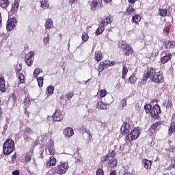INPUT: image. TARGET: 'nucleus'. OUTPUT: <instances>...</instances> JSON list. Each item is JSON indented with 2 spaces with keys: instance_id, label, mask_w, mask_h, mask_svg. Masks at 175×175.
Instances as JSON below:
<instances>
[{
  "instance_id": "nucleus-1",
  "label": "nucleus",
  "mask_w": 175,
  "mask_h": 175,
  "mask_svg": "<svg viewBox=\"0 0 175 175\" xmlns=\"http://www.w3.org/2000/svg\"><path fill=\"white\" fill-rule=\"evenodd\" d=\"M120 131L122 135H127L125 137V142H129V143H132L133 140L139 139V136H140L139 129H134L131 131V124L129 122H124ZM129 132L131 133H129Z\"/></svg>"
},
{
  "instance_id": "nucleus-2",
  "label": "nucleus",
  "mask_w": 175,
  "mask_h": 175,
  "mask_svg": "<svg viewBox=\"0 0 175 175\" xmlns=\"http://www.w3.org/2000/svg\"><path fill=\"white\" fill-rule=\"evenodd\" d=\"M150 77H152V81L154 83H163L164 81L163 75H161V72L157 71L155 68L148 69L145 76L142 78L143 83L144 84V81H147V79H150Z\"/></svg>"
},
{
  "instance_id": "nucleus-3",
  "label": "nucleus",
  "mask_w": 175,
  "mask_h": 175,
  "mask_svg": "<svg viewBox=\"0 0 175 175\" xmlns=\"http://www.w3.org/2000/svg\"><path fill=\"white\" fill-rule=\"evenodd\" d=\"M68 170H69V163L67 161H61L56 167L51 168L52 173L59 175L66 174Z\"/></svg>"
},
{
  "instance_id": "nucleus-4",
  "label": "nucleus",
  "mask_w": 175,
  "mask_h": 175,
  "mask_svg": "<svg viewBox=\"0 0 175 175\" xmlns=\"http://www.w3.org/2000/svg\"><path fill=\"white\" fill-rule=\"evenodd\" d=\"M14 150H16L14 141L11 138L7 139L3 145V154L4 155H10Z\"/></svg>"
},
{
  "instance_id": "nucleus-5",
  "label": "nucleus",
  "mask_w": 175,
  "mask_h": 175,
  "mask_svg": "<svg viewBox=\"0 0 175 175\" xmlns=\"http://www.w3.org/2000/svg\"><path fill=\"white\" fill-rule=\"evenodd\" d=\"M23 137L25 142H29L31 140V135H33V130L30 127H25L23 131Z\"/></svg>"
},
{
  "instance_id": "nucleus-6",
  "label": "nucleus",
  "mask_w": 175,
  "mask_h": 175,
  "mask_svg": "<svg viewBox=\"0 0 175 175\" xmlns=\"http://www.w3.org/2000/svg\"><path fill=\"white\" fill-rule=\"evenodd\" d=\"M53 122H59L64 120V114L59 109H56L55 113L52 116Z\"/></svg>"
},
{
  "instance_id": "nucleus-7",
  "label": "nucleus",
  "mask_w": 175,
  "mask_h": 175,
  "mask_svg": "<svg viewBox=\"0 0 175 175\" xmlns=\"http://www.w3.org/2000/svg\"><path fill=\"white\" fill-rule=\"evenodd\" d=\"M17 25V19L16 18H10L8 20V23L6 25L7 31L10 32L14 27Z\"/></svg>"
},
{
  "instance_id": "nucleus-8",
  "label": "nucleus",
  "mask_w": 175,
  "mask_h": 175,
  "mask_svg": "<svg viewBox=\"0 0 175 175\" xmlns=\"http://www.w3.org/2000/svg\"><path fill=\"white\" fill-rule=\"evenodd\" d=\"M81 131L83 133V137L85 140H88V142H91V139H92V135H91V131L87 129L85 126H83L81 128Z\"/></svg>"
},
{
  "instance_id": "nucleus-9",
  "label": "nucleus",
  "mask_w": 175,
  "mask_h": 175,
  "mask_svg": "<svg viewBox=\"0 0 175 175\" xmlns=\"http://www.w3.org/2000/svg\"><path fill=\"white\" fill-rule=\"evenodd\" d=\"M161 114V107L159 105L157 104L152 108V111L150 112V116L153 118H157Z\"/></svg>"
},
{
  "instance_id": "nucleus-10",
  "label": "nucleus",
  "mask_w": 175,
  "mask_h": 175,
  "mask_svg": "<svg viewBox=\"0 0 175 175\" xmlns=\"http://www.w3.org/2000/svg\"><path fill=\"white\" fill-rule=\"evenodd\" d=\"M122 49L124 50V53L127 57L133 54V49H132V46L128 44H122Z\"/></svg>"
},
{
  "instance_id": "nucleus-11",
  "label": "nucleus",
  "mask_w": 175,
  "mask_h": 175,
  "mask_svg": "<svg viewBox=\"0 0 175 175\" xmlns=\"http://www.w3.org/2000/svg\"><path fill=\"white\" fill-rule=\"evenodd\" d=\"M63 135L67 138L72 137L75 135V131L71 127H67L64 130Z\"/></svg>"
},
{
  "instance_id": "nucleus-12",
  "label": "nucleus",
  "mask_w": 175,
  "mask_h": 175,
  "mask_svg": "<svg viewBox=\"0 0 175 175\" xmlns=\"http://www.w3.org/2000/svg\"><path fill=\"white\" fill-rule=\"evenodd\" d=\"M57 164V159L54 157V156H51L49 157V160H48L46 163V167H51V166H55Z\"/></svg>"
},
{
  "instance_id": "nucleus-13",
  "label": "nucleus",
  "mask_w": 175,
  "mask_h": 175,
  "mask_svg": "<svg viewBox=\"0 0 175 175\" xmlns=\"http://www.w3.org/2000/svg\"><path fill=\"white\" fill-rule=\"evenodd\" d=\"M34 55L35 53H33V51H31L26 55L25 62L27 63V66H31V65H32V56Z\"/></svg>"
},
{
  "instance_id": "nucleus-14",
  "label": "nucleus",
  "mask_w": 175,
  "mask_h": 175,
  "mask_svg": "<svg viewBox=\"0 0 175 175\" xmlns=\"http://www.w3.org/2000/svg\"><path fill=\"white\" fill-rule=\"evenodd\" d=\"M142 165L144 169L147 170L151 169V166H152V160H148L147 159H144L142 161Z\"/></svg>"
},
{
  "instance_id": "nucleus-15",
  "label": "nucleus",
  "mask_w": 175,
  "mask_h": 175,
  "mask_svg": "<svg viewBox=\"0 0 175 175\" xmlns=\"http://www.w3.org/2000/svg\"><path fill=\"white\" fill-rule=\"evenodd\" d=\"M18 2H20V0H15L14 2V4L12 6L11 12L12 13H17L18 10V8L20 6V4H18Z\"/></svg>"
},
{
  "instance_id": "nucleus-16",
  "label": "nucleus",
  "mask_w": 175,
  "mask_h": 175,
  "mask_svg": "<svg viewBox=\"0 0 175 175\" xmlns=\"http://www.w3.org/2000/svg\"><path fill=\"white\" fill-rule=\"evenodd\" d=\"M98 3L96 0H93L90 3V6L92 12H95L96 10V8L98 7Z\"/></svg>"
},
{
  "instance_id": "nucleus-17",
  "label": "nucleus",
  "mask_w": 175,
  "mask_h": 175,
  "mask_svg": "<svg viewBox=\"0 0 175 175\" xmlns=\"http://www.w3.org/2000/svg\"><path fill=\"white\" fill-rule=\"evenodd\" d=\"M175 132V122L170 123V129H168V136H172Z\"/></svg>"
},
{
  "instance_id": "nucleus-18",
  "label": "nucleus",
  "mask_w": 175,
  "mask_h": 175,
  "mask_svg": "<svg viewBox=\"0 0 175 175\" xmlns=\"http://www.w3.org/2000/svg\"><path fill=\"white\" fill-rule=\"evenodd\" d=\"M172 59V54H167L165 56H163L161 57V64H166L167 62H169Z\"/></svg>"
},
{
  "instance_id": "nucleus-19",
  "label": "nucleus",
  "mask_w": 175,
  "mask_h": 175,
  "mask_svg": "<svg viewBox=\"0 0 175 175\" xmlns=\"http://www.w3.org/2000/svg\"><path fill=\"white\" fill-rule=\"evenodd\" d=\"M97 109H100V110H107V105H106V104L102 101H98L97 103Z\"/></svg>"
},
{
  "instance_id": "nucleus-20",
  "label": "nucleus",
  "mask_w": 175,
  "mask_h": 175,
  "mask_svg": "<svg viewBox=\"0 0 175 175\" xmlns=\"http://www.w3.org/2000/svg\"><path fill=\"white\" fill-rule=\"evenodd\" d=\"M54 27V25L53 23V20L51 19H47V21L45 23V28L46 29H51Z\"/></svg>"
},
{
  "instance_id": "nucleus-21",
  "label": "nucleus",
  "mask_w": 175,
  "mask_h": 175,
  "mask_svg": "<svg viewBox=\"0 0 175 175\" xmlns=\"http://www.w3.org/2000/svg\"><path fill=\"white\" fill-rule=\"evenodd\" d=\"M50 43V34L44 33L43 37V44L44 46H47Z\"/></svg>"
},
{
  "instance_id": "nucleus-22",
  "label": "nucleus",
  "mask_w": 175,
  "mask_h": 175,
  "mask_svg": "<svg viewBox=\"0 0 175 175\" xmlns=\"http://www.w3.org/2000/svg\"><path fill=\"white\" fill-rule=\"evenodd\" d=\"M163 105V106H166L167 108L170 107V109H172V107H173V102L172 101V99H170V98L165 100Z\"/></svg>"
},
{
  "instance_id": "nucleus-23",
  "label": "nucleus",
  "mask_w": 175,
  "mask_h": 175,
  "mask_svg": "<svg viewBox=\"0 0 175 175\" xmlns=\"http://www.w3.org/2000/svg\"><path fill=\"white\" fill-rule=\"evenodd\" d=\"M175 46V42L174 41H167L165 42V49H174Z\"/></svg>"
},
{
  "instance_id": "nucleus-24",
  "label": "nucleus",
  "mask_w": 175,
  "mask_h": 175,
  "mask_svg": "<svg viewBox=\"0 0 175 175\" xmlns=\"http://www.w3.org/2000/svg\"><path fill=\"white\" fill-rule=\"evenodd\" d=\"M25 108L28 109L29 105H31V96L29 94L24 100Z\"/></svg>"
},
{
  "instance_id": "nucleus-25",
  "label": "nucleus",
  "mask_w": 175,
  "mask_h": 175,
  "mask_svg": "<svg viewBox=\"0 0 175 175\" xmlns=\"http://www.w3.org/2000/svg\"><path fill=\"white\" fill-rule=\"evenodd\" d=\"M145 111L147 114L151 116V112L152 111V105L151 104H148L144 106Z\"/></svg>"
},
{
  "instance_id": "nucleus-26",
  "label": "nucleus",
  "mask_w": 175,
  "mask_h": 175,
  "mask_svg": "<svg viewBox=\"0 0 175 175\" xmlns=\"http://www.w3.org/2000/svg\"><path fill=\"white\" fill-rule=\"evenodd\" d=\"M8 6H9V0L0 1V8H2V9H6Z\"/></svg>"
},
{
  "instance_id": "nucleus-27",
  "label": "nucleus",
  "mask_w": 175,
  "mask_h": 175,
  "mask_svg": "<svg viewBox=\"0 0 175 175\" xmlns=\"http://www.w3.org/2000/svg\"><path fill=\"white\" fill-rule=\"evenodd\" d=\"M161 125H162V122H156L150 126V129H151L152 131H157V129L158 128V126H161Z\"/></svg>"
},
{
  "instance_id": "nucleus-28",
  "label": "nucleus",
  "mask_w": 175,
  "mask_h": 175,
  "mask_svg": "<svg viewBox=\"0 0 175 175\" xmlns=\"http://www.w3.org/2000/svg\"><path fill=\"white\" fill-rule=\"evenodd\" d=\"M40 3L42 9H47L50 6V3L47 0H42Z\"/></svg>"
},
{
  "instance_id": "nucleus-29",
  "label": "nucleus",
  "mask_w": 175,
  "mask_h": 175,
  "mask_svg": "<svg viewBox=\"0 0 175 175\" xmlns=\"http://www.w3.org/2000/svg\"><path fill=\"white\" fill-rule=\"evenodd\" d=\"M102 58H103V57L102 56V53L100 51H96L95 53L96 61H97V62H99V61H102Z\"/></svg>"
},
{
  "instance_id": "nucleus-30",
  "label": "nucleus",
  "mask_w": 175,
  "mask_h": 175,
  "mask_svg": "<svg viewBox=\"0 0 175 175\" xmlns=\"http://www.w3.org/2000/svg\"><path fill=\"white\" fill-rule=\"evenodd\" d=\"M142 16L139 14L135 15L132 17V21L135 23L137 24L139 21H141Z\"/></svg>"
},
{
  "instance_id": "nucleus-31",
  "label": "nucleus",
  "mask_w": 175,
  "mask_h": 175,
  "mask_svg": "<svg viewBox=\"0 0 175 175\" xmlns=\"http://www.w3.org/2000/svg\"><path fill=\"white\" fill-rule=\"evenodd\" d=\"M159 16H161V17H166V16H167V10L159 9Z\"/></svg>"
},
{
  "instance_id": "nucleus-32",
  "label": "nucleus",
  "mask_w": 175,
  "mask_h": 175,
  "mask_svg": "<svg viewBox=\"0 0 175 175\" xmlns=\"http://www.w3.org/2000/svg\"><path fill=\"white\" fill-rule=\"evenodd\" d=\"M137 81V78H136V75L135 74H133L130 77H129V82L131 84H135Z\"/></svg>"
},
{
  "instance_id": "nucleus-33",
  "label": "nucleus",
  "mask_w": 175,
  "mask_h": 175,
  "mask_svg": "<svg viewBox=\"0 0 175 175\" xmlns=\"http://www.w3.org/2000/svg\"><path fill=\"white\" fill-rule=\"evenodd\" d=\"M50 155H54L55 154V150H54V145L51 144L48 146Z\"/></svg>"
},
{
  "instance_id": "nucleus-34",
  "label": "nucleus",
  "mask_w": 175,
  "mask_h": 175,
  "mask_svg": "<svg viewBox=\"0 0 175 175\" xmlns=\"http://www.w3.org/2000/svg\"><path fill=\"white\" fill-rule=\"evenodd\" d=\"M108 165L110 167H116L117 166V160H109Z\"/></svg>"
},
{
  "instance_id": "nucleus-35",
  "label": "nucleus",
  "mask_w": 175,
  "mask_h": 175,
  "mask_svg": "<svg viewBox=\"0 0 175 175\" xmlns=\"http://www.w3.org/2000/svg\"><path fill=\"white\" fill-rule=\"evenodd\" d=\"M128 74V68L126 66H124L122 68V79H125L126 77V75Z\"/></svg>"
},
{
  "instance_id": "nucleus-36",
  "label": "nucleus",
  "mask_w": 175,
  "mask_h": 175,
  "mask_svg": "<svg viewBox=\"0 0 175 175\" xmlns=\"http://www.w3.org/2000/svg\"><path fill=\"white\" fill-rule=\"evenodd\" d=\"M31 159H32V153L29 152L25 157V162H31Z\"/></svg>"
},
{
  "instance_id": "nucleus-37",
  "label": "nucleus",
  "mask_w": 175,
  "mask_h": 175,
  "mask_svg": "<svg viewBox=\"0 0 175 175\" xmlns=\"http://www.w3.org/2000/svg\"><path fill=\"white\" fill-rule=\"evenodd\" d=\"M103 31H105V28L103 27H98L96 30V36H99V35H100V33H103Z\"/></svg>"
},
{
  "instance_id": "nucleus-38",
  "label": "nucleus",
  "mask_w": 175,
  "mask_h": 175,
  "mask_svg": "<svg viewBox=\"0 0 175 175\" xmlns=\"http://www.w3.org/2000/svg\"><path fill=\"white\" fill-rule=\"evenodd\" d=\"M136 10H135V8H133L132 6H129L127 9H126V13L128 14H132V13H135Z\"/></svg>"
},
{
  "instance_id": "nucleus-39",
  "label": "nucleus",
  "mask_w": 175,
  "mask_h": 175,
  "mask_svg": "<svg viewBox=\"0 0 175 175\" xmlns=\"http://www.w3.org/2000/svg\"><path fill=\"white\" fill-rule=\"evenodd\" d=\"M23 69V66L21 64H16L15 66V70L16 73H18V72H21V70Z\"/></svg>"
},
{
  "instance_id": "nucleus-40",
  "label": "nucleus",
  "mask_w": 175,
  "mask_h": 175,
  "mask_svg": "<svg viewBox=\"0 0 175 175\" xmlns=\"http://www.w3.org/2000/svg\"><path fill=\"white\" fill-rule=\"evenodd\" d=\"M5 78L1 77H0V88H5Z\"/></svg>"
},
{
  "instance_id": "nucleus-41",
  "label": "nucleus",
  "mask_w": 175,
  "mask_h": 175,
  "mask_svg": "<svg viewBox=\"0 0 175 175\" xmlns=\"http://www.w3.org/2000/svg\"><path fill=\"white\" fill-rule=\"evenodd\" d=\"M40 73H42V69H40V68L36 69L33 72L34 77H38V76H39Z\"/></svg>"
},
{
  "instance_id": "nucleus-42",
  "label": "nucleus",
  "mask_w": 175,
  "mask_h": 175,
  "mask_svg": "<svg viewBox=\"0 0 175 175\" xmlns=\"http://www.w3.org/2000/svg\"><path fill=\"white\" fill-rule=\"evenodd\" d=\"M75 94L73 92H70L68 94H66V98L68 99V100H70L71 98H73Z\"/></svg>"
},
{
  "instance_id": "nucleus-43",
  "label": "nucleus",
  "mask_w": 175,
  "mask_h": 175,
  "mask_svg": "<svg viewBox=\"0 0 175 175\" xmlns=\"http://www.w3.org/2000/svg\"><path fill=\"white\" fill-rule=\"evenodd\" d=\"M37 81L38 83L39 87H43V77H40L37 78Z\"/></svg>"
},
{
  "instance_id": "nucleus-44",
  "label": "nucleus",
  "mask_w": 175,
  "mask_h": 175,
  "mask_svg": "<svg viewBox=\"0 0 175 175\" xmlns=\"http://www.w3.org/2000/svg\"><path fill=\"white\" fill-rule=\"evenodd\" d=\"M106 95H107V91H106V90H101L100 91V98H105V96H106Z\"/></svg>"
},
{
  "instance_id": "nucleus-45",
  "label": "nucleus",
  "mask_w": 175,
  "mask_h": 175,
  "mask_svg": "<svg viewBox=\"0 0 175 175\" xmlns=\"http://www.w3.org/2000/svg\"><path fill=\"white\" fill-rule=\"evenodd\" d=\"M96 175H105V171L103 168H98L96 172Z\"/></svg>"
},
{
  "instance_id": "nucleus-46",
  "label": "nucleus",
  "mask_w": 175,
  "mask_h": 175,
  "mask_svg": "<svg viewBox=\"0 0 175 175\" xmlns=\"http://www.w3.org/2000/svg\"><path fill=\"white\" fill-rule=\"evenodd\" d=\"M100 161L101 163H103L105 162H107V161H109V156L108 154L105 155V156H103L100 157Z\"/></svg>"
},
{
  "instance_id": "nucleus-47",
  "label": "nucleus",
  "mask_w": 175,
  "mask_h": 175,
  "mask_svg": "<svg viewBox=\"0 0 175 175\" xmlns=\"http://www.w3.org/2000/svg\"><path fill=\"white\" fill-rule=\"evenodd\" d=\"M101 65H103L104 68H109L110 66V61H105V62H101Z\"/></svg>"
},
{
  "instance_id": "nucleus-48",
  "label": "nucleus",
  "mask_w": 175,
  "mask_h": 175,
  "mask_svg": "<svg viewBox=\"0 0 175 175\" xmlns=\"http://www.w3.org/2000/svg\"><path fill=\"white\" fill-rule=\"evenodd\" d=\"M18 79L20 80V82L21 83H24V79H25V77H24V74L23 73H19L18 74Z\"/></svg>"
},
{
  "instance_id": "nucleus-49",
  "label": "nucleus",
  "mask_w": 175,
  "mask_h": 175,
  "mask_svg": "<svg viewBox=\"0 0 175 175\" xmlns=\"http://www.w3.org/2000/svg\"><path fill=\"white\" fill-rule=\"evenodd\" d=\"M82 40L83 42H87V40H88V34L83 33L82 34Z\"/></svg>"
},
{
  "instance_id": "nucleus-50",
  "label": "nucleus",
  "mask_w": 175,
  "mask_h": 175,
  "mask_svg": "<svg viewBox=\"0 0 175 175\" xmlns=\"http://www.w3.org/2000/svg\"><path fill=\"white\" fill-rule=\"evenodd\" d=\"M163 31L165 35H168L169 33H170V29L167 26L165 27Z\"/></svg>"
},
{
  "instance_id": "nucleus-51",
  "label": "nucleus",
  "mask_w": 175,
  "mask_h": 175,
  "mask_svg": "<svg viewBox=\"0 0 175 175\" xmlns=\"http://www.w3.org/2000/svg\"><path fill=\"white\" fill-rule=\"evenodd\" d=\"M46 92L49 94V95H53V94H54V88H47Z\"/></svg>"
},
{
  "instance_id": "nucleus-52",
  "label": "nucleus",
  "mask_w": 175,
  "mask_h": 175,
  "mask_svg": "<svg viewBox=\"0 0 175 175\" xmlns=\"http://www.w3.org/2000/svg\"><path fill=\"white\" fill-rule=\"evenodd\" d=\"M109 24L107 23V22H106V19H104L102 21V22L100 23V27L101 28H105V27H106V25Z\"/></svg>"
},
{
  "instance_id": "nucleus-53",
  "label": "nucleus",
  "mask_w": 175,
  "mask_h": 175,
  "mask_svg": "<svg viewBox=\"0 0 175 175\" xmlns=\"http://www.w3.org/2000/svg\"><path fill=\"white\" fill-rule=\"evenodd\" d=\"M120 105L122 106V108L125 107L126 106V99H123L120 101Z\"/></svg>"
},
{
  "instance_id": "nucleus-54",
  "label": "nucleus",
  "mask_w": 175,
  "mask_h": 175,
  "mask_svg": "<svg viewBox=\"0 0 175 175\" xmlns=\"http://www.w3.org/2000/svg\"><path fill=\"white\" fill-rule=\"evenodd\" d=\"M11 98H12V100L14 102V103L17 102V96H16V94L13 93L11 96Z\"/></svg>"
},
{
  "instance_id": "nucleus-55",
  "label": "nucleus",
  "mask_w": 175,
  "mask_h": 175,
  "mask_svg": "<svg viewBox=\"0 0 175 175\" xmlns=\"http://www.w3.org/2000/svg\"><path fill=\"white\" fill-rule=\"evenodd\" d=\"M98 70H105V66L102 64V62H100V65L98 66Z\"/></svg>"
},
{
  "instance_id": "nucleus-56",
  "label": "nucleus",
  "mask_w": 175,
  "mask_h": 175,
  "mask_svg": "<svg viewBox=\"0 0 175 175\" xmlns=\"http://www.w3.org/2000/svg\"><path fill=\"white\" fill-rule=\"evenodd\" d=\"M107 24H110L111 23V18L108 16L105 18Z\"/></svg>"
},
{
  "instance_id": "nucleus-57",
  "label": "nucleus",
  "mask_w": 175,
  "mask_h": 175,
  "mask_svg": "<svg viewBox=\"0 0 175 175\" xmlns=\"http://www.w3.org/2000/svg\"><path fill=\"white\" fill-rule=\"evenodd\" d=\"M12 175H20V170H16L12 172Z\"/></svg>"
},
{
  "instance_id": "nucleus-58",
  "label": "nucleus",
  "mask_w": 175,
  "mask_h": 175,
  "mask_svg": "<svg viewBox=\"0 0 175 175\" xmlns=\"http://www.w3.org/2000/svg\"><path fill=\"white\" fill-rule=\"evenodd\" d=\"M27 109V108H25V116H27V117L28 118H29V112L28 111V110Z\"/></svg>"
},
{
  "instance_id": "nucleus-59",
  "label": "nucleus",
  "mask_w": 175,
  "mask_h": 175,
  "mask_svg": "<svg viewBox=\"0 0 175 175\" xmlns=\"http://www.w3.org/2000/svg\"><path fill=\"white\" fill-rule=\"evenodd\" d=\"M111 158H114V157H116V150H112L111 151Z\"/></svg>"
},
{
  "instance_id": "nucleus-60",
  "label": "nucleus",
  "mask_w": 175,
  "mask_h": 175,
  "mask_svg": "<svg viewBox=\"0 0 175 175\" xmlns=\"http://www.w3.org/2000/svg\"><path fill=\"white\" fill-rule=\"evenodd\" d=\"M3 92H6V88H0V94H3Z\"/></svg>"
},
{
  "instance_id": "nucleus-61",
  "label": "nucleus",
  "mask_w": 175,
  "mask_h": 175,
  "mask_svg": "<svg viewBox=\"0 0 175 175\" xmlns=\"http://www.w3.org/2000/svg\"><path fill=\"white\" fill-rule=\"evenodd\" d=\"M114 65H116L115 62H109V66H114Z\"/></svg>"
},
{
  "instance_id": "nucleus-62",
  "label": "nucleus",
  "mask_w": 175,
  "mask_h": 175,
  "mask_svg": "<svg viewBox=\"0 0 175 175\" xmlns=\"http://www.w3.org/2000/svg\"><path fill=\"white\" fill-rule=\"evenodd\" d=\"M48 175H55V172H53V171H51H51H49V172H48Z\"/></svg>"
},
{
  "instance_id": "nucleus-63",
  "label": "nucleus",
  "mask_w": 175,
  "mask_h": 175,
  "mask_svg": "<svg viewBox=\"0 0 175 175\" xmlns=\"http://www.w3.org/2000/svg\"><path fill=\"white\" fill-rule=\"evenodd\" d=\"M17 158V157L16 156V154H13L12 156V161H15V159Z\"/></svg>"
},
{
  "instance_id": "nucleus-64",
  "label": "nucleus",
  "mask_w": 175,
  "mask_h": 175,
  "mask_svg": "<svg viewBox=\"0 0 175 175\" xmlns=\"http://www.w3.org/2000/svg\"><path fill=\"white\" fill-rule=\"evenodd\" d=\"M171 150H172V152H175V146H171Z\"/></svg>"
}]
</instances>
